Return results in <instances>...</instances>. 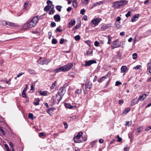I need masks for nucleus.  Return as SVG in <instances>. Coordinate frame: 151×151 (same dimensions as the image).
Wrapping results in <instances>:
<instances>
[{"instance_id": "f704fd0d", "label": "nucleus", "mask_w": 151, "mask_h": 151, "mask_svg": "<svg viewBox=\"0 0 151 151\" xmlns=\"http://www.w3.org/2000/svg\"><path fill=\"white\" fill-rule=\"evenodd\" d=\"M137 55L136 53H134L132 55V58L133 59L135 60L137 58Z\"/></svg>"}, {"instance_id": "9b49d317", "label": "nucleus", "mask_w": 151, "mask_h": 151, "mask_svg": "<svg viewBox=\"0 0 151 151\" xmlns=\"http://www.w3.org/2000/svg\"><path fill=\"white\" fill-rule=\"evenodd\" d=\"M147 71L151 73V59L150 60V62L147 63Z\"/></svg>"}, {"instance_id": "49530a36", "label": "nucleus", "mask_w": 151, "mask_h": 151, "mask_svg": "<svg viewBox=\"0 0 151 151\" xmlns=\"http://www.w3.org/2000/svg\"><path fill=\"white\" fill-rule=\"evenodd\" d=\"M117 138H118V139L117 140V142H120L122 140V138L120 137L119 135H118L117 136Z\"/></svg>"}, {"instance_id": "13d9d810", "label": "nucleus", "mask_w": 151, "mask_h": 151, "mask_svg": "<svg viewBox=\"0 0 151 151\" xmlns=\"http://www.w3.org/2000/svg\"><path fill=\"white\" fill-rule=\"evenodd\" d=\"M151 129V127L150 126H148L145 129L146 131H148Z\"/></svg>"}, {"instance_id": "2f4dec72", "label": "nucleus", "mask_w": 151, "mask_h": 151, "mask_svg": "<svg viewBox=\"0 0 151 151\" xmlns=\"http://www.w3.org/2000/svg\"><path fill=\"white\" fill-rule=\"evenodd\" d=\"M56 81H55L54 83L52 84L51 86L50 87V88L51 89H53L54 88H55V87L56 86Z\"/></svg>"}, {"instance_id": "e433bc0d", "label": "nucleus", "mask_w": 151, "mask_h": 151, "mask_svg": "<svg viewBox=\"0 0 151 151\" xmlns=\"http://www.w3.org/2000/svg\"><path fill=\"white\" fill-rule=\"evenodd\" d=\"M28 118L29 119H33V114L31 113H29L28 114Z\"/></svg>"}, {"instance_id": "603ef678", "label": "nucleus", "mask_w": 151, "mask_h": 151, "mask_svg": "<svg viewBox=\"0 0 151 151\" xmlns=\"http://www.w3.org/2000/svg\"><path fill=\"white\" fill-rule=\"evenodd\" d=\"M64 41L65 40L64 39H61L60 40V44H62L63 43Z\"/></svg>"}, {"instance_id": "bb28decb", "label": "nucleus", "mask_w": 151, "mask_h": 151, "mask_svg": "<svg viewBox=\"0 0 151 151\" xmlns=\"http://www.w3.org/2000/svg\"><path fill=\"white\" fill-rule=\"evenodd\" d=\"M143 127H140L138 128L137 129V134L139 133L143 129Z\"/></svg>"}, {"instance_id": "c756f323", "label": "nucleus", "mask_w": 151, "mask_h": 151, "mask_svg": "<svg viewBox=\"0 0 151 151\" xmlns=\"http://www.w3.org/2000/svg\"><path fill=\"white\" fill-rule=\"evenodd\" d=\"M81 38V37L79 35H78L75 36L74 37L75 40L76 41L79 40Z\"/></svg>"}, {"instance_id": "c03bdc74", "label": "nucleus", "mask_w": 151, "mask_h": 151, "mask_svg": "<svg viewBox=\"0 0 151 151\" xmlns=\"http://www.w3.org/2000/svg\"><path fill=\"white\" fill-rule=\"evenodd\" d=\"M85 10L84 9H81L80 11V13L82 15H84L85 14Z\"/></svg>"}, {"instance_id": "de8ad7c7", "label": "nucleus", "mask_w": 151, "mask_h": 151, "mask_svg": "<svg viewBox=\"0 0 151 151\" xmlns=\"http://www.w3.org/2000/svg\"><path fill=\"white\" fill-rule=\"evenodd\" d=\"M124 43L123 42H121L120 43V44L119 45V47H121L122 48H123L124 47Z\"/></svg>"}, {"instance_id": "7c9ffc66", "label": "nucleus", "mask_w": 151, "mask_h": 151, "mask_svg": "<svg viewBox=\"0 0 151 151\" xmlns=\"http://www.w3.org/2000/svg\"><path fill=\"white\" fill-rule=\"evenodd\" d=\"M62 7V6L60 5H58L56 6V9L58 10L60 12L61 11V9Z\"/></svg>"}, {"instance_id": "69168bd1", "label": "nucleus", "mask_w": 151, "mask_h": 151, "mask_svg": "<svg viewBox=\"0 0 151 151\" xmlns=\"http://www.w3.org/2000/svg\"><path fill=\"white\" fill-rule=\"evenodd\" d=\"M88 45H91V41L89 40L86 41L85 42Z\"/></svg>"}, {"instance_id": "680f3d73", "label": "nucleus", "mask_w": 151, "mask_h": 151, "mask_svg": "<svg viewBox=\"0 0 151 151\" xmlns=\"http://www.w3.org/2000/svg\"><path fill=\"white\" fill-rule=\"evenodd\" d=\"M56 31L57 32H60L62 31V30L61 29H60L59 27H58L57 28V29H56Z\"/></svg>"}, {"instance_id": "9d476101", "label": "nucleus", "mask_w": 151, "mask_h": 151, "mask_svg": "<svg viewBox=\"0 0 151 151\" xmlns=\"http://www.w3.org/2000/svg\"><path fill=\"white\" fill-rule=\"evenodd\" d=\"M139 16V14H136L133 16L131 18L132 21V22H134L136 21L137 20V19H138Z\"/></svg>"}, {"instance_id": "052dcab7", "label": "nucleus", "mask_w": 151, "mask_h": 151, "mask_svg": "<svg viewBox=\"0 0 151 151\" xmlns=\"http://www.w3.org/2000/svg\"><path fill=\"white\" fill-rule=\"evenodd\" d=\"M132 121H131L130 122V121H127L126 122V125H125L126 126H129V124L130 123V122H131Z\"/></svg>"}, {"instance_id": "2eb2a0df", "label": "nucleus", "mask_w": 151, "mask_h": 151, "mask_svg": "<svg viewBox=\"0 0 151 151\" xmlns=\"http://www.w3.org/2000/svg\"><path fill=\"white\" fill-rule=\"evenodd\" d=\"M147 96V95L146 94H144L142 96H140L138 99V101H143L146 98Z\"/></svg>"}, {"instance_id": "f257e3e1", "label": "nucleus", "mask_w": 151, "mask_h": 151, "mask_svg": "<svg viewBox=\"0 0 151 151\" xmlns=\"http://www.w3.org/2000/svg\"><path fill=\"white\" fill-rule=\"evenodd\" d=\"M73 66V64L72 63H69L59 68L55 69L54 71L56 73L67 71L70 70Z\"/></svg>"}, {"instance_id": "0e129e2a", "label": "nucleus", "mask_w": 151, "mask_h": 151, "mask_svg": "<svg viewBox=\"0 0 151 151\" xmlns=\"http://www.w3.org/2000/svg\"><path fill=\"white\" fill-rule=\"evenodd\" d=\"M98 5H100L103 3V1H101L98 2H97Z\"/></svg>"}, {"instance_id": "72a5a7b5", "label": "nucleus", "mask_w": 151, "mask_h": 151, "mask_svg": "<svg viewBox=\"0 0 151 151\" xmlns=\"http://www.w3.org/2000/svg\"><path fill=\"white\" fill-rule=\"evenodd\" d=\"M28 5V2H26L24 3V9L26 10Z\"/></svg>"}, {"instance_id": "6ab92c4d", "label": "nucleus", "mask_w": 151, "mask_h": 151, "mask_svg": "<svg viewBox=\"0 0 151 151\" xmlns=\"http://www.w3.org/2000/svg\"><path fill=\"white\" fill-rule=\"evenodd\" d=\"M51 60L50 59H47V60H44L42 61V63H41L42 65L46 64L47 65L48 63L50 62Z\"/></svg>"}, {"instance_id": "4be33fe9", "label": "nucleus", "mask_w": 151, "mask_h": 151, "mask_svg": "<svg viewBox=\"0 0 151 151\" xmlns=\"http://www.w3.org/2000/svg\"><path fill=\"white\" fill-rule=\"evenodd\" d=\"M127 68L125 66H122L121 68V70L123 73L125 72L127 69Z\"/></svg>"}, {"instance_id": "3c124183", "label": "nucleus", "mask_w": 151, "mask_h": 151, "mask_svg": "<svg viewBox=\"0 0 151 151\" xmlns=\"http://www.w3.org/2000/svg\"><path fill=\"white\" fill-rule=\"evenodd\" d=\"M10 146L11 147V148H13L14 147V145L13 143L11 142H10L9 143Z\"/></svg>"}, {"instance_id": "4468645a", "label": "nucleus", "mask_w": 151, "mask_h": 151, "mask_svg": "<svg viewBox=\"0 0 151 151\" xmlns=\"http://www.w3.org/2000/svg\"><path fill=\"white\" fill-rule=\"evenodd\" d=\"M47 3L48 5H50V4L51 5L50 7H49L50 9V8L51 9H54V5L52 4V1L48 0L47 1Z\"/></svg>"}, {"instance_id": "4c0bfd02", "label": "nucleus", "mask_w": 151, "mask_h": 151, "mask_svg": "<svg viewBox=\"0 0 151 151\" xmlns=\"http://www.w3.org/2000/svg\"><path fill=\"white\" fill-rule=\"evenodd\" d=\"M0 131L1 132V133H0V135H5L4 131L1 128L0 129Z\"/></svg>"}, {"instance_id": "5fc2aeb1", "label": "nucleus", "mask_w": 151, "mask_h": 151, "mask_svg": "<svg viewBox=\"0 0 151 151\" xmlns=\"http://www.w3.org/2000/svg\"><path fill=\"white\" fill-rule=\"evenodd\" d=\"M141 67V65H138L134 67V68L135 69H138L139 68Z\"/></svg>"}, {"instance_id": "0eeeda50", "label": "nucleus", "mask_w": 151, "mask_h": 151, "mask_svg": "<svg viewBox=\"0 0 151 151\" xmlns=\"http://www.w3.org/2000/svg\"><path fill=\"white\" fill-rule=\"evenodd\" d=\"M120 6H124L128 2V1L125 0H121L119 1Z\"/></svg>"}, {"instance_id": "39448f33", "label": "nucleus", "mask_w": 151, "mask_h": 151, "mask_svg": "<svg viewBox=\"0 0 151 151\" xmlns=\"http://www.w3.org/2000/svg\"><path fill=\"white\" fill-rule=\"evenodd\" d=\"M96 63V61L94 60H86L85 61V64L83 65L85 67L89 66L91 65L92 64Z\"/></svg>"}, {"instance_id": "a18cd8bd", "label": "nucleus", "mask_w": 151, "mask_h": 151, "mask_svg": "<svg viewBox=\"0 0 151 151\" xmlns=\"http://www.w3.org/2000/svg\"><path fill=\"white\" fill-rule=\"evenodd\" d=\"M81 27L80 24H78V25H76L74 28H73V29H78Z\"/></svg>"}, {"instance_id": "f03ea898", "label": "nucleus", "mask_w": 151, "mask_h": 151, "mask_svg": "<svg viewBox=\"0 0 151 151\" xmlns=\"http://www.w3.org/2000/svg\"><path fill=\"white\" fill-rule=\"evenodd\" d=\"M38 16L34 17L29 22H27L28 24L29 28H32L34 27L37 23L39 20Z\"/></svg>"}, {"instance_id": "1a4fd4ad", "label": "nucleus", "mask_w": 151, "mask_h": 151, "mask_svg": "<svg viewBox=\"0 0 151 151\" xmlns=\"http://www.w3.org/2000/svg\"><path fill=\"white\" fill-rule=\"evenodd\" d=\"M4 22L6 24V25H8L10 26L16 27L18 26L16 24L14 23H12L9 22H6L5 21H4Z\"/></svg>"}, {"instance_id": "412c9836", "label": "nucleus", "mask_w": 151, "mask_h": 151, "mask_svg": "<svg viewBox=\"0 0 151 151\" xmlns=\"http://www.w3.org/2000/svg\"><path fill=\"white\" fill-rule=\"evenodd\" d=\"M117 40H116L114 41L112 43V45L115 47H119V45L117 42Z\"/></svg>"}, {"instance_id": "ea45409f", "label": "nucleus", "mask_w": 151, "mask_h": 151, "mask_svg": "<svg viewBox=\"0 0 151 151\" xmlns=\"http://www.w3.org/2000/svg\"><path fill=\"white\" fill-rule=\"evenodd\" d=\"M50 9V7L48 6H47L44 8V11L46 12L47 11Z\"/></svg>"}, {"instance_id": "393cba45", "label": "nucleus", "mask_w": 151, "mask_h": 151, "mask_svg": "<svg viewBox=\"0 0 151 151\" xmlns=\"http://www.w3.org/2000/svg\"><path fill=\"white\" fill-rule=\"evenodd\" d=\"M130 108L129 107L126 108L123 111V114L124 113L125 114H126L129 111H130Z\"/></svg>"}, {"instance_id": "6e6552de", "label": "nucleus", "mask_w": 151, "mask_h": 151, "mask_svg": "<svg viewBox=\"0 0 151 151\" xmlns=\"http://www.w3.org/2000/svg\"><path fill=\"white\" fill-rule=\"evenodd\" d=\"M112 7L115 8H119L120 6L119 1L114 2L112 4Z\"/></svg>"}, {"instance_id": "09e8293b", "label": "nucleus", "mask_w": 151, "mask_h": 151, "mask_svg": "<svg viewBox=\"0 0 151 151\" xmlns=\"http://www.w3.org/2000/svg\"><path fill=\"white\" fill-rule=\"evenodd\" d=\"M25 92H24V91H22V96H23V97L24 98H26V97L27 96H26V94L25 93Z\"/></svg>"}, {"instance_id": "7ed1b4c3", "label": "nucleus", "mask_w": 151, "mask_h": 151, "mask_svg": "<svg viewBox=\"0 0 151 151\" xmlns=\"http://www.w3.org/2000/svg\"><path fill=\"white\" fill-rule=\"evenodd\" d=\"M83 134L82 132H80L76 136L74 137V140L75 142L80 143L81 142H83L86 140V139L81 140L80 139Z\"/></svg>"}, {"instance_id": "f8f14e48", "label": "nucleus", "mask_w": 151, "mask_h": 151, "mask_svg": "<svg viewBox=\"0 0 151 151\" xmlns=\"http://www.w3.org/2000/svg\"><path fill=\"white\" fill-rule=\"evenodd\" d=\"M38 92L40 94V96H46L47 95V92L46 91H39Z\"/></svg>"}, {"instance_id": "ddd939ff", "label": "nucleus", "mask_w": 151, "mask_h": 151, "mask_svg": "<svg viewBox=\"0 0 151 151\" xmlns=\"http://www.w3.org/2000/svg\"><path fill=\"white\" fill-rule=\"evenodd\" d=\"M54 19L56 22H58L60 20V17L59 14L55 15L54 16Z\"/></svg>"}, {"instance_id": "dca6fc26", "label": "nucleus", "mask_w": 151, "mask_h": 151, "mask_svg": "<svg viewBox=\"0 0 151 151\" xmlns=\"http://www.w3.org/2000/svg\"><path fill=\"white\" fill-rule=\"evenodd\" d=\"M108 77V74H107L105 76L101 77L100 78L98 79V81L99 82H101L103 81L105 79L107 78Z\"/></svg>"}, {"instance_id": "79ce46f5", "label": "nucleus", "mask_w": 151, "mask_h": 151, "mask_svg": "<svg viewBox=\"0 0 151 151\" xmlns=\"http://www.w3.org/2000/svg\"><path fill=\"white\" fill-rule=\"evenodd\" d=\"M122 84V83L119 81H117L116 82L115 85L116 86H118Z\"/></svg>"}, {"instance_id": "774afa93", "label": "nucleus", "mask_w": 151, "mask_h": 151, "mask_svg": "<svg viewBox=\"0 0 151 151\" xmlns=\"http://www.w3.org/2000/svg\"><path fill=\"white\" fill-rule=\"evenodd\" d=\"M129 149L128 148L127 145H126V147H124V151H127Z\"/></svg>"}, {"instance_id": "8fccbe9b", "label": "nucleus", "mask_w": 151, "mask_h": 151, "mask_svg": "<svg viewBox=\"0 0 151 151\" xmlns=\"http://www.w3.org/2000/svg\"><path fill=\"white\" fill-rule=\"evenodd\" d=\"M130 15H131L130 12H128L126 14L125 16H126V17H128L130 16Z\"/></svg>"}, {"instance_id": "b1692460", "label": "nucleus", "mask_w": 151, "mask_h": 151, "mask_svg": "<svg viewBox=\"0 0 151 151\" xmlns=\"http://www.w3.org/2000/svg\"><path fill=\"white\" fill-rule=\"evenodd\" d=\"M73 6L74 8H76L77 6V0H74L73 2Z\"/></svg>"}, {"instance_id": "37998d69", "label": "nucleus", "mask_w": 151, "mask_h": 151, "mask_svg": "<svg viewBox=\"0 0 151 151\" xmlns=\"http://www.w3.org/2000/svg\"><path fill=\"white\" fill-rule=\"evenodd\" d=\"M4 146L6 149V151H10L9 149V147L7 144H5Z\"/></svg>"}, {"instance_id": "c9c22d12", "label": "nucleus", "mask_w": 151, "mask_h": 151, "mask_svg": "<svg viewBox=\"0 0 151 151\" xmlns=\"http://www.w3.org/2000/svg\"><path fill=\"white\" fill-rule=\"evenodd\" d=\"M107 38L108 39V41L107 42V44H110L111 43V40L110 38V36L109 35H108L107 37Z\"/></svg>"}, {"instance_id": "338daca9", "label": "nucleus", "mask_w": 151, "mask_h": 151, "mask_svg": "<svg viewBox=\"0 0 151 151\" xmlns=\"http://www.w3.org/2000/svg\"><path fill=\"white\" fill-rule=\"evenodd\" d=\"M81 91L82 90L81 89H78L76 91V93L78 94H79L81 93Z\"/></svg>"}, {"instance_id": "a19ab883", "label": "nucleus", "mask_w": 151, "mask_h": 151, "mask_svg": "<svg viewBox=\"0 0 151 151\" xmlns=\"http://www.w3.org/2000/svg\"><path fill=\"white\" fill-rule=\"evenodd\" d=\"M99 43L97 41H95L94 42V45L96 47H98L99 46Z\"/></svg>"}, {"instance_id": "e2e57ef3", "label": "nucleus", "mask_w": 151, "mask_h": 151, "mask_svg": "<svg viewBox=\"0 0 151 151\" xmlns=\"http://www.w3.org/2000/svg\"><path fill=\"white\" fill-rule=\"evenodd\" d=\"M124 101L123 100H122V99L119 100V104H123L124 103Z\"/></svg>"}, {"instance_id": "c85d7f7f", "label": "nucleus", "mask_w": 151, "mask_h": 151, "mask_svg": "<svg viewBox=\"0 0 151 151\" xmlns=\"http://www.w3.org/2000/svg\"><path fill=\"white\" fill-rule=\"evenodd\" d=\"M92 84L91 83L88 82L87 85L86 86V87L89 89H90L92 86Z\"/></svg>"}, {"instance_id": "473e14b6", "label": "nucleus", "mask_w": 151, "mask_h": 151, "mask_svg": "<svg viewBox=\"0 0 151 151\" xmlns=\"http://www.w3.org/2000/svg\"><path fill=\"white\" fill-rule=\"evenodd\" d=\"M36 100H37V101L36 102H34L33 103L34 104L35 106H37L39 105V102L40 101V100L38 98L36 99Z\"/></svg>"}, {"instance_id": "aec40b11", "label": "nucleus", "mask_w": 151, "mask_h": 151, "mask_svg": "<svg viewBox=\"0 0 151 151\" xmlns=\"http://www.w3.org/2000/svg\"><path fill=\"white\" fill-rule=\"evenodd\" d=\"M136 99H133L131 102V105L132 106H134L137 103L138 101Z\"/></svg>"}, {"instance_id": "cd10ccee", "label": "nucleus", "mask_w": 151, "mask_h": 151, "mask_svg": "<svg viewBox=\"0 0 151 151\" xmlns=\"http://www.w3.org/2000/svg\"><path fill=\"white\" fill-rule=\"evenodd\" d=\"M39 136L40 137H41L43 136L46 137V133L43 132H42L39 133Z\"/></svg>"}, {"instance_id": "a211bd4d", "label": "nucleus", "mask_w": 151, "mask_h": 151, "mask_svg": "<svg viewBox=\"0 0 151 151\" xmlns=\"http://www.w3.org/2000/svg\"><path fill=\"white\" fill-rule=\"evenodd\" d=\"M76 23V21L74 19H72L70 22L68 24V27L70 28L71 26L75 25Z\"/></svg>"}, {"instance_id": "4d7b16f0", "label": "nucleus", "mask_w": 151, "mask_h": 151, "mask_svg": "<svg viewBox=\"0 0 151 151\" xmlns=\"http://www.w3.org/2000/svg\"><path fill=\"white\" fill-rule=\"evenodd\" d=\"M24 73H19V74H18L17 76V77H20L23 74H24Z\"/></svg>"}, {"instance_id": "6e6d98bb", "label": "nucleus", "mask_w": 151, "mask_h": 151, "mask_svg": "<svg viewBox=\"0 0 151 151\" xmlns=\"http://www.w3.org/2000/svg\"><path fill=\"white\" fill-rule=\"evenodd\" d=\"M54 13V9H51L50 10L49 12V14H52Z\"/></svg>"}, {"instance_id": "20e7f679", "label": "nucleus", "mask_w": 151, "mask_h": 151, "mask_svg": "<svg viewBox=\"0 0 151 151\" xmlns=\"http://www.w3.org/2000/svg\"><path fill=\"white\" fill-rule=\"evenodd\" d=\"M65 92V91L64 90V88L62 87L60 88L59 91L57 94L56 96L57 98H58V97H59L58 102H59L61 100Z\"/></svg>"}, {"instance_id": "5701e85b", "label": "nucleus", "mask_w": 151, "mask_h": 151, "mask_svg": "<svg viewBox=\"0 0 151 151\" xmlns=\"http://www.w3.org/2000/svg\"><path fill=\"white\" fill-rule=\"evenodd\" d=\"M65 105L66 107L70 109H71L73 108V106H71L70 104L69 103H65Z\"/></svg>"}, {"instance_id": "423d86ee", "label": "nucleus", "mask_w": 151, "mask_h": 151, "mask_svg": "<svg viewBox=\"0 0 151 151\" xmlns=\"http://www.w3.org/2000/svg\"><path fill=\"white\" fill-rule=\"evenodd\" d=\"M101 21V19L100 18H95L92 20L91 22L94 25H97Z\"/></svg>"}, {"instance_id": "58836bf2", "label": "nucleus", "mask_w": 151, "mask_h": 151, "mask_svg": "<svg viewBox=\"0 0 151 151\" xmlns=\"http://www.w3.org/2000/svg\"><path fill=\"white\" fill-rule=\"evenodd\" d=\"M52 43L53 44H56L57 43V41L56 39H53L52 40Z\"/></svg>"}, {"instance_id": "a878e982", "label": "nucleus", "mask_w": 151, "mask_h": 151, "mask_svg": "<svg viewBox=\"0 0 151 151\" xmlns=\"http://www.w3.org/2000/svg\"><path fill=\"white\" fill-rule=\"evenodd\" d=\"M23 29H27L29 27L28 24V22H27L24 24L23 26Z\"/></svg>"}, {"instance_id": "bf43d9fd", "label": "nucleus", "mask_w": 151, "mask_h": 151, "mask_svg": "<svg viewBox=\"0 0 151 151\" xmlns=\"http://www.w3.org/2000/svg\"><path fill=\"white\" fill-rule=\"evenodd\" d=\"M121 18L120 17H119V16L117 17V19H116V21L117 22L120 21L121 20Z\"/></svg>"}, {"instance_id": "f3484780", "label": "nucleus", "mask_w": 151, "mask_h": 151, "mask_svg": "<svg viewBox=\"0 0 151 151\" xmlns=\"http://www.w3.org/2000/svg\"><path fill=\"white\" fill-rule=\"evenodd\" d=\"M111 26V24H105L103 25L101 27V29H102L105 30L106 29Z\"/></svg>"}, {"instance_id": "864d4df0", "label": "nucleus", "mask_w": 151, "mask_h": 151, "mask_svg": "<svg viewBox=\"0 0 151 151\" xmlns=\"http://www.w3.org/2000/svg\"><path fill=\"white\" fill-rule=\"evenodd\" d=\"M51 25L52 27H54L56 26V23L54 22H52L51 23Z\"/></svg>"}]
</instances>
